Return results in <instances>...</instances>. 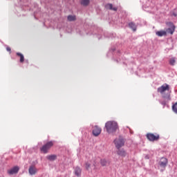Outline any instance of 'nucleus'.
I'll return each instance as SVG.
<instances>
[{
    "mask_svg": "<svg viewBox=\"0 0 177 177\" xmlns=\"http://www.w3.org/2000/svg\"><path fill=\"white\" fill-rule=\"evenodd\" d=\"M129 27L133 30V31L136 30V25L133 22L129 24Z\"/></svg>",
    "mask_w": 177,
    "mask_h": 177,
    "instance_id": "18",
    "label": "nucleus"
},
{
    "mask_svg": "<svg viewBox=\"0 0 177 177\" xmlns=\"http://www.w3.org/2000/svg\"><path fill=\"white\" fill-rule=\"evenodd\" d=\"M167 32L172 35V34L175 32V26H172L171 28H169L166 29V35H167Z\"/></svg>",
    "mask_w": 177,
    "mask_h": 177,
    "instance_id": "14",
    "label": "nucleus"
},
{
    "mask_svg": "<svg viewBox=\"0 0 177 177\" xmlns=\"http://www.w3.org/2000/svg\"><path fill=\"white\" fill-rule=\"evenodd\" d=\"M102 133V128L98 126H95L93 129V135L94 136H99Z\"/></svg>",
    "mask_w": 177,
    "mask_h": 177,
    "instance_id": "6",
    "label": "nucleus"
},
{
    "mask_svg": "<svg viewBox=\"0 0 177 177\" xmlns=\"http://www.w3.org/2000/svg\"><path fill=\"white\" fill-rule=\"evenodd\" d=\"M93 165H94V167H95L96 162L93 163Z\"/></svg>",
    "mask_w": 177,
    "mask_h": 177,
    "instance_id": "27",
    "label": "nucleus"
},
{
    "mask_svg": "<svg viewBox=\"0 0 177 177\" xmlns=\"http://www.w3.org/2000/svg\"><path fill=\"white\" fill-rule=\"evenodd\" d=\"M114 143L115 145V147L118 149H121V147H122V146H124V145L125 144V142L124 141V139L119 138H116L114 140Z\"/></svg>",
    "mask_w": 177,
    "mask_h": 177,
    "instance_id": "5",
    "label": "nucleus"
},
{
    "mask_svg": "<svg viewBox=\"0 0 177 177\" xmlns=\"http://www.w3.org/2000/svg\"><path fill=\"white\" fill-rule=\"evenodd\" d=\"M6 50L8 51V52H11V50H12V49L10 48V47H7L6 48Z\"/></svg>",
    "mask_w": 177,
    "mask_h": 177,
    "instance_id": "25",
    "label": "nucleus"
},
{
    "mask_svg": "<svg viewBox=\"0 0 177 177\" xmlns=\"http://www.w3.org/2000/svg\"><path fill=\"white\" fill-rule=\"evenodd\" d=\"M28 171H29L30 175H35V174L38 172V169H37V167L35 166H30L29 167Z\"/></svg>",
    "mask_w": 177,
    "mask_h": 177,
    "instance_id": "9",
    "label": "nucleus"
},
{
    "mask_svg": "<svg viewBox=\"0 0 177 177\" xmlns=\"http://www.w3.org/2000/svg\"><path fill=\"white\" fill-rule=\"evenodd\" d=\"M175 63H176V59L175 57H172L169 60V64L171 66H175Z\"/></svg>",
    "mask_w": 177,
    "mask_h": 177,
    "instance_id": "21",
    "label": "nucleus"
},
{
    "mask_svg": "<svg viewBox=\"0 0 177 177\" xmlns=\"http://www.w3.org/2000/svg\"><path fill=\"white\" fill-rule=\"evenodd\" d=\"M100 164L102 167H106L107 165H110V162L106 159H101Z\"/></svg>",
    "mask_w": 177,
    "mask_h": 177,
    "instance_id": "11",
    "label": "nucleus"
},
{
    "mask_svg": "<svg viewBox=\"0 0 177 177\" xmlns=\"http://www.w3.org/2000/svg\"><path fill=\"white\" fill-rule=\"evenodd\" d=\"M167 164H168V159H167V158H162L159 162L160 167L165 168V167H167Z\"/></svg>",
    "mask_w": 177,
    "mask_h": 177,
    "instance_id": "7",
    "label": "nucleus"
},
{
    "mask_svg": "<svg viewBox=\"0 0 177 177\" xmlns=\"http://www.w3.org/2000/svg\"><path fill=\"white\" fill-rule=\"evenodd\" d=\"M172 110H173L174 113L177 114V102H176L174 104H173Z\"/></svg>",
    "mask_w": 177,
    "mask_h": 177,
    "instance_id": "22",
    "label": "nucleus"
},
{
    "mask_svg": "<svg viewBox=\"0 0 177 177\" xmlns=\"http://www.w3.org/2000/svg\"><path fill=\"white\" fill-rule=\"evenodd\" d=\"M161 104H162V106H165V104H167V102H165V101H162V102H161Z\"/></svg>",
    "mask_w": 177,
    "mask_h": 177,
    "instance_id": "26",
    "label": "nucleus"
},
{
    "mask_svg": "<svg viewBox=\"0 0 177 177\" xmlns=\"http://www.w3.org/2000/svg\"><path fill=\"white\" fill-rule=\"evenodd\" d=\"M146 136L149 142H157L160 140V134L158 133H148Z\"/></svg>",
    "mask_w": 177,
    "mask_h": 177,
    "instance_id": "4",
    "label": "nucleus"
},
{
    "mask_svg": "<svg viewBox=\"0 0 177 177\" xmlns=\"http://www.w3.org/2000/svg\"><path fill=\"white\" fill-rule=\"evenodd\" d=\"M105 128L108 133H114L118 129V123L115 121H108L105 123Z\"/></svg>",
    "mask_w": 177,
    "mask_h": 177,
    "instance_id": "2",
    "label": "nucleus"
},
{
    "mask_svg": "<svg viewBox=\"0 0 177 177\" xmlns=\"http://www.w3.org/2000/svg\"><path fill=\"white\" fill-rule=\"evenodd\" d=\"M74 172L76 176L80 177L81 174L82 172V169H81L80 167L77 166L76 167H75Z\"/></svg>",
    "mask_w": 177,
    "mask_h": 177,
    "instance_id": "10",
    "label": "nucleus"
},
{
    "mask_svg": "<svg viewBox=\"0 0 177 177\" xmlns=\"http://www.w3.org/2000/svg\"><path fill=\"white\" fill-rule=\"evenodd\" d=\"M53 145H55L53 141H49L47 143H46L44 145H43L42 147L40 149V150L41 151H42V153H44V154H46V153H48V151H49V150L52 147H53Z\"/></svg>",
    "mask_w": 177,
    "mask_h": 177,
    "instance_id": "3",
    "label": "nucleus"
},
{
    "mask_svg": "<svg viewBox=\"0 0 177 177\" xmlns=\"http://www.w3.org/2000/svg\"><path fill=\"white\" fill-rule=\"evenodd\" d=\"M17 56L20 57V63H24V55L20 53H17Z\"/></svg>",
    "mask_w": 177,
    "mask_h": 177,
    "instance_id": "19",
    "label": "nucleus"
},
{
    "mask_svg": "<svg viewBox=\"0 0 177 177\" xmlns=\"http://www.w3.org/2000/svg\"><path fill=\"white\" fill-rule=\"evenodd\" d=\"M90 0H82L81 4L83 5V6H88L89 5Z\"/></svg>",
    "mask_w": 177,
    "mask_h": 177,
    "instance_id": "20",
    "label": "nucleus"
},
{
    "mask_svg": "<svg viewBox=\"0 0 177 177\" xmlns=\"http://www.w3.org/2000/svg\"><path fill=\"white\" fill-rule=\"evenodd\" d=\"M67 19L68 21H75L77 20L75 15H68Z\"/></svg>",
    "mask_w": 177,
    "mask_h": 177,
    "instance_id": "17",
    "label": "nucleus"
},
{
    "mask_svg": "<svg viewBox=\"0 0 177 177\" xmlns=\"http://www.w3.org/2000/svg\"><path fill=\"white\" fill-rule=\"evenodd\" d=\"M47 160L49 161H55L57 158V156L56 155H49L46 157Z\"/></svg>",
    "mask_w": 177,
    "mask_h": 177,
    "instance_id": "16",
    "label": "nucleus"
},
{
    "mask_svg": "<svg viewBox=\"0 0 177 177\" xmlns=\"http://www.w3.org/2000/svg\"><path fill=\"white\" fill-rule=\"evenodd\" d=\"M171 88L167 84H164L158 88V93H160L163 99L167 100H171Z\"/></svg>",
    "mask_w": 177,
    "mask_h": 177,
    "instance_id": "1",
    "label": "nucleus"
},
{
    "mask_svg": "<svg viewBox=\"0 0 177 177\" xmlns=\"http://www.w3.org/2000/svg\"><path fill=\"white\" fill-rule=\"evenodd\" d=\"M85 168L86 169H89V168H91V162H86L85 163Z\"/></svg>",
    "mask_w": 177,
    "mask_h": 177,
    "instance_id": "23",
    "label": "nucleus"
},
{
    "mask_svg": "<svg viewBox=\"0 0 177 177\" xmlns=\"http://www.w3.org/2000/svg\"><path fill=\"white\" fill-rule=\"evenodd\" d=\"M156 35L158 37H165V35H167V31H165V30L157 31L156 32Z\"/></svg>",
    "mask_w": 177,
    "mask_h": 177,
    "instance_id": "12",
    "label": "nucleus"
},
{
    "mask_svg": "<svg viewBox=\"0 0 177 177\" xmlns=\"http://www.w3.org/2000/svg\"><path fill=\"white\" fill-rule=\"evenodd\" d=\"M106 9H109L110 10H114L115 12H117V7H113V4L108 3L106 5Z\"/></svg>",
    "mask_w": 177,
    "mask_h": 177,
    "instance_id": "13",
    "label": "nucleus"
},
{
    "mask_svg": "<svg viewBox=\"0 0 177 177\" xmlns=\"http://www.w3.org/2000/svg\"><path fill=\"white\" fill-rule=\"evenodd\" d=\"M117 154L118 156H121V157H125L127 156V153L124 151V149H118Z\"/></svg>",
    "mask_w": 177,
    "mask_h": 177,
    "instance_id": "15",
    "label": "nucleus"
},
{
    "mask_svg": "<svg viewBox=\"0 0 177 177\" xmlns=\"http://www.w3.org/2000/svg\"><path fill=\"white\" fill-rule=\"evenodd\" d=\"M172 16H174V17H177V10H174L173 12H172Z\"/></svg>",
    "mask_w": 177,
    "mask_h": 177,
    "instance_id": "24",
    "label": "nucleus"
},
{
    "mask_svg": "<svg viewBox=\"0 0 177 177\" xmlns=\"http://www.w3.org/2000/svg\"><path fill=\"white\" fill-rule=\"evenodd\" d=\"M19 169L20 168L19 167V166H15L11 169L8 170V173L9 174V175H15V174H17L19 172Z\"/></svg>",
    "mask_w": 177,
    "mask_h": 177,
    "instance_id": "8",
    "label": "nucleus"
}]
</instances>
